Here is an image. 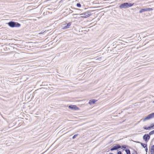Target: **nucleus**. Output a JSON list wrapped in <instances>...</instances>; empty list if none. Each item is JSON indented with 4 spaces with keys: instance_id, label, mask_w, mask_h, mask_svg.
Wrapping results in <instances>:
<instances>
[{
    "instance_id": "1",
    "label": "nucleus",
    "mask_w": 154,
    "mask_h": 154,
    "mask_svg": "<svg viewBox=\"0 0 154 154\" xmlns=\"http://www.w3.org/2000/svg\"><path fill=\"white\" fill-rule=\"evenodd\" d=\"M76 15H79L80 17H79V18H87L91 15V13L89 11L86 12L81 14H75L73 15V16H76Z\"/></svg>"
},
{
    "instance_id": "2",
    "label": "nucleus",
    "mask_w": 154,
    "mask_h": 154,
    "mask_svg": "<svg viewBox=\"0 0 154 154\" xmlns=\"http://www.w3.org/2000/svg\"><path fill=\"white\" fill-rule=\"evenodd\" d=\"M134 4L126 3L121 4L119 6V8H125L133 6Z\"/></svg>"
},
{
    "instance_id": "3",
    "label": "nucleus",
    "mask_w": 154,
    "mask_h": 154,
    "mask_svg": "<svg viewBox=\"0 0 154 154\" xmlns=\"http://www.w3.org/2000/svg\"><path fill=\"white\" fill-rule=\"evenodd\" d=\"M8 25L11 27H19L20 26V25L17 23V24L15 23L14 22H11L8 23Z\"/></svg>"
},
{
    "instance_id": "4",
    "label": "nucleus",
    "mask_w": 154,
    "mask_h": 154,
    "mask_svg": "<svg viewBox=\"0 0 154 154\" xmlns=\"http://www.w3.org/2000/svg\"><path fill=\"white\" fill-rule=\"evenodd\" d=\"M153 118H154V112L149 114L144 118L143 119V121L145 122L146 120H149Z\"/></svg>"
},
{
    "instance_id": "5",
    "label": "nucleus",
    "mask_w": 154,
    "mask_h": 154,
    "mask_svg": "<svg viewBox=\"0 0 154 154\" xmlns=\"http://www.w3.org/2000/svg\"><path fill=\"white\" fill-rule=\"evenodd\" d=\"M121 148V146L119 145V144H117L115 146H113L112 148L110 149V150L111 151L116 150L118 149Z\"/></svg>"
},
{
    "instance_id": "6",
    "label": "nucleus",
    "mask_w": 154,
    "mask_h": 154,
    "mask_svg": "<svg viewBox=\"0 0 154 154\" xmlns=\"http://www.w3.org/2000/svg\"><path fill=\"white\" fill-rule=\"evenodd\" d=\"M150 136L149 134H145L143 137V139L146 142H148L150 138Z\"/></svg>"
},
{
    "instance_id": "7",
    "label": "nucleus",
    "mask_w": 154,
    "mask_h": 154,
    "mask_svg": "<svg viewBox=\"0 0 154 154\" xmlns=\"http://www.w3.org/2000/svg\"><path fill=\"white\" fill-rule=\"evenodd\" d=\"M69 108L70 109L74 110H76L79 109V108L75 105H70L69 106Z\"/></svg>"
},
{
    "instance_id": "8",
    "label": "nucleus",
    "mask_w": 154,
    "mask_h": 154,
    "mask_svg": "<svg viewBox=\"0 0 154 154\" xmlns=\"http://www.w3.org/2000/svg\"><path fill=\"white\" fill-rule=\"evenodd\" d=\"M152 9L150 8H148L146 9H142L140 10V11L139 12L140 13H142V12H144L145 11H150L152 10Z\"/></svg>"
},
{
    "instance_id": "9",
    "label": "nucleus",
    "mask_w": 154,
    "mask_h": 154,
    "mask_svg": "<svg viewBox=\"0 0 154 154\" xmlns=\"http://www.w3.org/2000/svg\"><path fill=\"white\" fill-rule=\"evenodd\" d=\"M97 101V100L95 99H92L89 100L88 103L90 105L94 104L95 102Z\"/></svg>"
},
{
    "instance_id": "10",
    "label": "nucleus",
    "mask_w": 154,
    "mask_h": 154,
    "mask_svg": "<svg viewBox=\"0 0 154 154\" xmlns=\"http://www.w3.org/2000/svg\"><path fill=\"white\" fill-rule=\"evenodd\" d=\"M71 23H66L65 24V26L63 28V29H66L69 28V26L71 25Z\"/></svg>"
},
{
    "instance_id": "11",
    "label": "nucleus",
    "mask_w": 154,
    "mask_h": 154,
    "mask_svg": "<svg viewBox=\"0 0 154 154\" xmlns=\"http://www.w3.org/2000/svg\"><path fill=\"white\" fill-rule=\"evenodd\" d=\"M140 144L144 148H145L147 147V144H146L144 143H140Z\"/></svg>"
},
{
    "instance_id": "12",
    "label": "nucleus",
    "mask_w": 154,
    "mask_h": 154,
    "mask_svg": "<svg viewBox=\"0 0 154 154\" xmlns=\"http://www.w3.org/2000/svg\"><path fill=\"white\" fill-rule=\"evenodd\" d=\"M150 152H154V145L151 146Z\"/></svg>"
},
{
    "instance_id": "13",
    "label": "nucleus",
    "mask_w": 154,
    "mask_h": 154,
    "mask_svg": "<svg viewBox=\"0 0 154 154\" xmlns=\"http://www.w3.org/2000/svg\"><path fill=\"white\" fill-rule=\"evenodd\" d=\"M125 151L127 154H131L130 151L129 149H126Z\"/></svg>"
},
{
    "instance_id": "14",
    "label": "nucleus",
    "mask_w": 154,
    "mask_h": 154,
    "mask_svg": "<svg viewBox=\"0 0 154 154\" xmlns=\"http://www.w3.org/2000/svg\"><path fill=\"white\" fill-rule=\"evenodd\" d=\"M154 134V130L152 131H151L149 133V135H151L153 134Z\"/></svg>"
},
{
    "instance_id": "15",
    "label": "nucleus",
    "mask_w": 154,
    "mask_h": 154,
    "mask_svg": "<svg viewBox=\"0 0 154 154\" xmlns=\"http://www.w3.org/2000/svg\"><path fill=\"white\" fill-rule=\"evenodd\" d=\"M144 129L145 130H149L150 129V128L149 127V126L148 127H143Z\"/></svg>"
},
{
    "instance_id": "16",
    "label": "nucleus",
    "mask_w": 154,
    "mask_h": 154,
    "mask_svg": "<svg viewBox=\"0 0 154 154\" xmlns=\"http://www.w3.org/2000/svg\"><path fill=\"white\" fill-rule=\"evenodd\" d=\"M78 135V134H75V135H74L73 137H72V138L73 139H74Z\"/></svg>"
},
{
    "instance_id": "17",
    "label": "nucleus",
    "mask_w": 154,
    "mask_h": 154,
    "mask_svg": "<svg viewBox=\"0 0 154 154\" xmlns=\"http://www.w3.org/2000/svg\"><path fill=\"white\" fill-rule=\"evenodd\" d=\"M149 127L150 128V129L151 128H153V127H154L153 124H151V125L150 126H149Z\"/></svg>"
},
{
    "instance_id": "18",
    "label": "nucleus",
    "mask_w": 154,
    "mask_h": 154,
    "mask_svg": "<svg viewBox=\"0 0 154 154\" xmlns=\"http://www.w3.org/2000/svg\"><path fill=\"white\" fill-rule=\"evenodd\" d=\"M121 147H122V148H124V149L126 148V146L125 145H122V146H121Z\"/></svg>"
},
{
    "instance_id": "19",
    "label": "nucleus",
    "mask_w": 154,
    "mask_h": 154,
    "mask_svg": "<svg viewBox=\"0 0 154 154\" xmlns=\"http://www.w3.org/2000/svg\"><path fill=\"white\" fill-rule=\"evenodd\" d=\"M77 6L78 7H81V5L79 4V3H77Z\"/></svg>"
},
{
    "instance_id": "20",
    "label": "nucleus",
    "mask_w": 154,
    "mask_h": 154,
    "mask_svg": "<svg viewBox=\"0 0 154 154\" xmlns=\"http://www.w3.org/2000/svg\"><path fill=\"white\" fill-rule=\"evenodd\" d=\"M122 153L121 151H119L117 152V154H122Z\"/></svg>"
},
{
    "instance_id": "21",
    "label": "nucleus",
    "mask_w": 154,
    "mask_h": 154,
    "mask_svg": "<svg viewBox=\"0 0 154 154\" xmlns=\"http://www.w3.org/2000/svg\"><path fill=\"white\" fill-rule=\"evenodd\" d=\"M145 148V151H146V153H147V151H148V149H147V147H146V148Z\"/></svg>"
},
{
    "instance_id": "22",
    "label": "nucleus",
    "mask_w": 154,
    "mask_h": 154,
    "mask_svg": "<svg viewBox=\"0 0 154 154\" xmlns=\"http://www.w3.org/2000/svg\"><path fill=\"white\" fill-rule=\"evenodd\" d=\"M78 17V16L77 15L76 16H74V18H79L78 17Z\"/></svg>"
},
{
    "instance_id": "23",
    "label": "nucleus",
    "mask_w": 154,
    "mask_h": 154,
    "mask_svg": "<svg viewBox=\"0 0 154 154\" xmlns=\"http://www.w3.org/2000/svg\"><path fill=\"white\" fill-rule=\"evenodd\" d=\"M154 152H150V154H154Z\"/></svg>"
},
{
    "instance_id": "24",
    "label": "nucleus",
    "mask_w": 154,
    "mask_h": 154,
    "mask_svg": "<svg viewBox=\"0 0 154 154\" xmlns=\"http://www.w3.org/2000/svg\"><path fill=\"white\" fill-rule=\"evenodd\" d=\"M137 142V143H140H140H141V142Z\"/></svg>"
},
{
    "instance_id": "25",
    "label": "nucleus",
    "mask_w": 154,
    "mask_h": 154,
    "mask_svg": "<svg viewBox=\"0 0 154 154\" xmlns=\"http://www.w3.org/2000/svg\"><path fill=\"white\" fill-rule=\"evenodd\" d=\"M137 142V143H140H140H141V142Z\"/></svg>"
},
{
    "instance_id": "26",
    "label": "nucleus",
    "mask_w": 154,
    "mask_h": 154,
    "mask_svg": "<svg viewBox=\"0 0 154 154\" xmlns=\"http://www.w3.org/2000/svg\"><path fill=\"white\" fill-rule=\"evenodd\" d=\"M77 15L78 16V17H80V16L79 15Z\"/></svg>"
},
{
    "instance_id": "27",
    "label": "nucleus",
    "mask_w": 154,
    "mask_h": 154,
    "mask_svg": "<svg viewBox=\"0 0 154 154\" xmlns=\"http://www.w3.org/2000/svg\"><path fill=\"white\" fill-rule=\"evenodd\" d=\"M109 154H114L111 153H110Z\"/></svg>"
},
{
    "instance_id": "28",
    "label": "nucleus",
    "mask_w": 154,
    "mask_h": 154,
    "mask_svg": "<svg viewBox=\"0 0 154 154\" xmlns=\"http://www.w3.org/2000/svg\"><path fill=\"white\" fill-rule=\"evenodd\" d=\"M153 126H154V123L153 124Z\"/></svg>"
}]
</instances>
